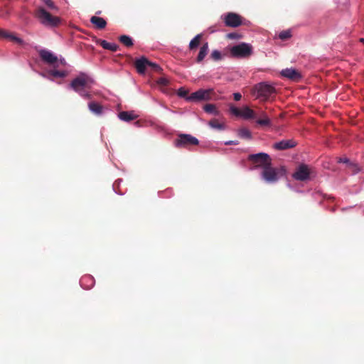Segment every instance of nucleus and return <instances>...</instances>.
<instances>
[{"label":"nucleus","instance_id":"nucleus-24","mask_svg":"<svg viewBox=\"0 0 364 364\" xmlns=\"http://www.w3.org/2000/svg\"><path fill=\"white\" fill-rule=\"evenodd\" d=\"M119 41L126 47H132L133 46V41L131 37L126 35L119 36Z\"/></svg>","mask_w":364,"mask_h":364},{"label":"nucleus","instance_id":"nucleus-12","mask_svg":"<svg viewBox=\"0 0 364 364\" xmlns=\"http://www.w3.org/2000/svg\"><path fill=\"white\" fill-rule=\"evenodd\" d=\"M281 74L282 76L294 81H298L301 77L300 73L293 68H286L282 70Z\"/></svg>","mask_w":364,"mask_h":364},{"label":"nucleus","instance_id":"nucleus-29","mask_svg":"<svg viewBox=\"0 0 364 364\" xmlns=\"http://www.w3.org/2000/svg\"><path fill=\"white\" fill-rule=\"evenodd\" d=\"M230 112L236 117H241L242 109L235 107L234 105H230Z\"/></svg>","mask_w":364,"mask_h":364},{"label":"nucleus","instance_id":"nucleus-41","mask_svg":"<svg viewBox=\"0 0 364 364\" xmlns=\"http://www.w3.org/2000/svg\"><path fill=\"white\" fill-rule=\"evenodd\" d=\"M359 41H360V42H361V43H364V38H360V40H359Z\"/></svg>","mask_w":364,"mask_h":364},{"label":"nucleus","instance_id":"nucleus-19","mask_svg":"<svg viewBox=\"0 0 364 364\" xmlns=\"http://www.w3.org/2000/svg\"><path fill=\"white\" fill-rule=\"evenodd\" d=\"M100 44L104 49L109 50L112 52H116L119 49V46L117 44L109 43L105 40H100Z\"/></svg>","mask_w":364,"mask_h":364},{"label":"nucleus","instance_id":"nucleus-23","mask_svg":"<svg viewBox=\"0 0 364 364\" xmlns=\"http://www.w3.org/2000/svg\"><path fill=\"white\" fill-rule=\"evenodd\" d=\"M262 118L257 120V123L261 126H269L271 121L264 112H261Z\"/></svg>","mask_w":364,"mask_h":364},{"label":"nucleus","instance_id":"nucleus-33","mask_svg":"<svg viewBox=\"0 0 364 364\" xmlns=\"http://www.w3.org/2000/svg\"><path fill=\"white\" fill-rule=\"evenodd\" d=\"M157 83L162 86H167L169 83V81L165 77H160L157 80Z\"/></svg>","mask_w":364,"mask_h":364},{"label":"nucleus","instance_id":"nucleus-3","mask_svg":"<svg viewBox=\"0 0 364 364\" xmlns=\"http://www.w3.org/2000/svg\"><path fill=\"white\" fill-rule=\"evenodd\" d=\"M285 173L284 167L274 168L271 163L262 171L261 176L266 182L275 183L280 177L284 176Z\"/></svg>","mask_w":364,"mask_h":364},{"label":"nucleus","instance_id":"nucleus-10","mask_svg":"<svg viewBox=\"0 0 364 364\" xmlns=\"http://www.w3.org/2000/svg\"><path fill=\"white\" fill-rule=\"evenodd\" d=\"M310 176V170L307 165L300 164L293 174L294 179L300 181H304L309 179Z\"/></svg>","mask_w":364,"mask_h":364},{"label":"nucleus","instance_id":"nucleus-18","mask_svg":"<svg viewBox=\"0 0 364 364\" xmlns=\"http://www.w3.org/2000/svg\"><path fill=\"white\" fill-rule=\"evenodd\" d=\"M209 50L208 43H205L200 48V51L196 58L197 63H200L203 60Z\"/></svg>","mask_w":364,"mask_h":364},{"label":"nucleus","instance_id":"nucleus-36","mask_svg":"<svg viewBox=\"0 0 364 364\" xmlns=\"http://www.w3.org/2000/svg\"><path fill=\"white\" fill-rule=\"evenodd\" d=\"M178 94L179 96L184 97L188 95V91L181 87L178 90Z\"/></svg>","mask_w":364,"mask_h":364},{"label":"nucleus","instance_id":"nucleus-7","mask_svg":"<svg viewBox=\"0 0 364 364\" xmlns=\"http://www.w3.org/2000/svg\"><path fill=\"white\" fill-rule=\"evenodd\" d=\"M90 81V77L85 73H81L70 82V87L75 92H80L85 87Z\"/></svg>","mask_w":364,"mask_h":364},{"label":"nucleus","instance_id":"nucleus-22","mask_svg":"<svg viewBox=\"0 0 364 364\" xmlns=\"http://www.w3.org/2000/svg\"><path fill=\"white\" fill-rule=\"evenodd\" d=\"M202 38V34L196 35L190 42L189 43V49L193 50L196 49L200 43V41Z\"/></svg>","mask_w":364,"mask_h":364},{"label":"nucleus","instance_id":"nucleus-35","mask_svg":"<svg viewBox=\"0 0 364 364\" xmlns=\"http://www.w3.org/2000/svg\"><path fill=\"white\" fill-rule=\"evenodd\" d=\"M80 94V95L85 99H90L91 98V95L87 92H85V90H80V92H78Z\"/></svg>","mask_w":364,"mask_h":364},{"label":"nucleus","instance_id":"nucleus-1","mask_svg":"<svg viewBox=\"0 0 364 364\" xmlns=\"http://www.w3.org/2000/svg\"><path fill=\"white\" fill-rule=\"evenodd\" d=\"M33 15L40 23L47 28H55L60 25L61 18L52 15L44 7L38 6Z\"/></svg>","mask_w":364,"mask_h":364},{"label":"nucleus","instance_id":"nucleus-38","mask_svg":"<svg viewBox=\"0 0 364 364\" xmlns=\"http://www.w3.org/2000/svg\"><path fill=\"white\" fill-rule=\"evenodd\" d=\"M233 97H234V100H235V101H239V100H241V98H242V95H241V94H240V93H239V92H235V93H234V94H233Z\"/></svg>","mask_w":364,"mask_h":364},{"label":"nucleus","instance_id":"nucleus-16","mask_svg":"<svg viewBox=\"0 0 364 364\" xmlns=\"http://www.w3.org/2000/svg\"><path fill=\"white\" fill-rule=\"evenodd\" d=\"M90 22L97 28L103 29L107 26L106 21L101 17L93 16L90 18Z\"/></svg>","mask_w":364,"mask_h":364},{"label":"nucleus","instance_id":"nucleus-9","mask_svg":"<svg viewBox=\"0 0 364 364\" xmlns=\"http://www.w3.org/2000/svg\"><path fill=\"white\" fill-rule=\"evenodd\" d=\"M223 21L226 26L236 28L242 25V18L237 14L229 12L223 16Z\"/></svg>","mask_w":364,"mask_h":364},{"label":"nucleus","instance_id":"nucleus-2","mask_svg":"<svg viewBox=\"0 0 364 364\" xmlns=\"http://www.w3.org/2000/svg\"><path fill=\"white\" fill-rule=\"evenodd\" d=\"M275 92L274 87L264 82L256 84L252 91V95L256 98H259L262 101L267 100Z\"/></svg>","mask_w":364,"mask_h":364},{"label":"nucleus","instance_id":"nucleus-11","mask_svg":"<svg viewBox=\"0 0 364 364\" xmlns=\"http://www.w3.org/2000/svg\"><path fill=\"white\" fill-rule=\"evenodd\" d=\"M39 55L42 60L48 64H55L58 61V58L53 53L47 50H41Z\"/></svg>","mask_w":364,"mask_h":364},{"label":"nucleus","instance_id":"nucleus-25","mask_svg":"<svg viewBox=\"0 0 364 364\" xmlns=\"http://www.w3.org/2000/svg\"><path fill=\"white\" fill-rule=\"evenodd\" d=\"M208 124L210 127L213 129H217L218 130L224 129L225 125L223 123H220L218 119H213L209 121Z\"/></svg>","mask_w":364,"mask_h":364},{"label":"nucleus","instance_id":"nucleus-30","mask_svg":"<svg viewBox=\"0 0 364 364\" xmlns=\"http://www.w3.org/2000/svg\"><path fill=\"white\" fill-rule=\"evenodd\" d=\"M210 57L215 61H218L222 59V55L220 52L217 50H215L211 53Z\"/></svg>","mask_w":364,"mask_h":364},{"label":"nucleus","instance_id":"nucleus-26","mask_svg":"<svg viewBox=\"0 0 364 364\" xmlns=\"http://www.w3.org/2000/svg\"><path fill=\"white\" fill-rule=\"evenodd\" d=\"M203 109L207 113L213 114L215 115H218L219 114L218 111L216 109L215 105H213V104H206L203 107Z\"/></svg>","mask_w":364,"mask_h":364},{"label":"nucleus","instance_id":"nucleus-4","mask_svg":"<svg viewBox=\"0 0 364 364\" xmlns=\"http://www.w3.org/2000/svg\"><path fill=\"white\" fill-rule=\"evenodd\" d=\"M230 55L234 58H245L252 54V46L246 43H241L230 48Z\"/></svg>","mask_w":364,"mask_h":364},{"label":"nucleus","instance_id":"nucleus-40","mask_svg":"<svg viewBox=\"0 0 364 364\" xmlns=\"http://www.w3.org/2000/svg\"><path fill=\"white\" fill-rule=\"evenodd\" d=\"M226 144H237L236 143H233V141H228L225 143Z\"/></svg>","mask_w":364,"mask_h":364},{"label":"nucleus","instance_id":"nucleus-28","mask_svg":"<svg viewBox=\"0 0 364 364\" xmlns=\"http://www.w3.org/2000/svg\"><path fill=\"white\" fill-rule=\"evenodd\" d=\"M291 36V33L290 31H283L279 34V37L280 39L285 41L290 38Z\"/></svg>","mask_w":364,"mask_h":364},{"label":"nucleus","instance_id":"nucleus-39","mask_svg":"<svg viewBox=\"0 0 364 364\" xmlns=\"http://www.w3.org/2000/svg\"><path fill=\"white\" fill-rule=\"evenodd\" d=\"M338 162L339 163H345V164H348L349 163V159H347V158H340L339 160H338Z\"/></svg>","mask_w":364,"mask_h":364},{"label":"nucleus","instance_id":"nucleus-13","mask_svg":"<svg viewBox=\"0 0 364 364\" xmlns=\"http://www.w3.org/2000/svg\"><path fill=\"white\" fill-rule=\"evenodd\" d=\"M296 143L293 139L282 140L274 143L273 147L277 150H286L296 146Z\"/></svg>","mask_w":364,"mask_h":364},{"label":"nucleus","instance_id":"nucleus-8","mask_svg":"<svg viewBox=\"0 0 364 364\" xmlns=\"http://www.w3.org/2000/svg\"><path fill=\"white\" fill-rule=\"evenodd\" d=\"M214 94L213 89L198 90L191 94L188 97L190 101L209 100L212 99V95Z\"/></svg>","mask_w":364,"mask_h":364},{"label":"nucleus","instance_id":"nucleus-20","mask_svg":"<svg viewBox=\"0 0 364 364\" xmlns=\"http://www.w3.org/2000/svg\"><path fill=\"white\" fill-rule=\"evenodd\" d=\"M89 109L94 114L97 115H100L102 113L103 107L102 106L96 102H90L88 104Z\"/></svg>","mask_w":364,"mask_h":364},{"label":"nucleus","instance_id":"nucleus-5","mask_svg":"<svg viewBox=\"0 0 364 364\" xmlns=\"http://www.w3.org/2000/svg\"><path fill=\"white\" fill-rule=\"evenodd\" d=\"M174 146L177 148L187 149L191 146H197L199 141L195 136L188 134H179L177 138L174 140Z\"/></svg>","mask_w":364,"mask_h":364},{"label":"nucleus","instance_id":"nucleus-42","mask_svg":"<svg viewBox=\"0 0 364 364\" xmlns=\"http://www.w3.org/2000/svg\"><path fill=\"white\" fill-rule=\"evenodd\" d=\"M61 63L64 64L65 63L64 60H61Z\"/></svg>","mask_w":364,"mask_h":364},{"label":"nucleus","instance_id":"nucleus-17","mask_svg":"<svg viewBox=\"0 0 364 364\" xmlns=\"http://www.w3.org/2000/svg\"><path fill=\"white\" fill-rule=\"evenodd\" d=\"M119 118L124 122H130L137 118V115L134 114L133 112H120L118 114Z\"/></svg>","mask_w":364,"mask_h":364},{"label":"nucleus","instance_id":"nucleus-31","mask_svg":"<svg viewBox=\"0 0 364 364\" xmlns=\"http://www.w3.org/2000/svg\"><path fill=\"white\" fill-rule=\"evenodd\" d=\"M240 136L243 138L250 139L251 136L250 132L247 129H242L240 130Z\"/></svg>","mask_w":364,"mask_h":364},{"label":"nucleus","instance_id":"nucleus-34","mask_svg":"<svg viewBox=\"0 0 364 364\" xmlns=\"http://www.w3.org/2000/svg\"><path fill=\"white\" fill-rule=\"evenodd\" d=\"M53 75L58 77H64L66 76V73L64 71L54 70L52 73Z\"/></svg>","mask_w":364,"mask_h":364},{"label":"nucleus","instance_id":"nucleus-21","mask_svg":"<svg viewBox=\"0 0 364 364\" xmlns=\"http://www.w3.org/2000/svg\"><path fill=\"white\" fill-rule=\"evenodd\" d=\"M241 117L246 119H255L256 117L254 110L248 107H245L242 109Z\"/></svg>","mask_w":364,"mask_h":364},{"label":"nucleus","instance_id":"nucleus-27","mask_svg":"<svg viewBox=\"0 0 364 364\" xmlns=\"http://www.w3.org/2000/svg\"><path fill=\"white\" fill-rule=\"evenodd\" d=\"M42 3L44 4L49 9L53 11H58V7L55 5L54 2L52 0H41Z\"/></svg>","mask_w":364,"mask_h":364},{"label":"nucleus","instance_id":"nucleus-15","mask_svg":"<svg viewBox=\"0 0 364 364\" xmlns=\"http://www.w3.org/2000/svg\"><path fill=\"white\" fill-rule=\"evenodd\" d=\"M0 38L8 39L12 42L16 43L18 44H22L23 40L13 33L8 32L6 30L0 28Z\"/></svg>","mask_w":364,"mask_h":364},{"label":"nucleus","instance_id":"nucleus-37","mask_svg":"<svg viewBox=\"0 0 364 364\" xmlns=\"http://www.w3.org/2000/svg\"><path fill=\"white\" fill-rule=\"evenodd\" d=\"M227 37L230 39H236L239 38V35L237 33H230L227 35Z\"/></svg>","mask_w":364,"mask_h":364},{"label":"nucleus","instance_id":"nucleus-6","mask_svg":"<svg viewBox=\"0 0 364 364\" xmlns=\"http://www.w3.org/2000/svg\"><path fill=\"white\" fill-rule=\"evenodd\" d=\"M248 160L254 164L251 169H256L262 168V170L271 164L270 156L265 153H259L256 154H250L248 156Z\"/></svg>","mask_w":364,"mask_h":364},{"label":"nucleus","instance_id":"nucleus-14","mask_svg":"<svg viewBox=\"0 0 364 364\" xmlns=\"http://www.w3.org/2000/svg\"><path fill=\"white\" fill-rule=\"evenodd\" d=\"M149 60L145 57H141L139 59H136L134 65L139 74H144L146 68L148 67Z\"/></svg>","mask_w":364,"mask_h":364},{"label":"nucleus","instance_id":"nucleus-32","mask_svg":"<svg viewBox=\"0 0 364 364\" xmlns=\"http://www.w3.org/2000/svg\"><path fill=\"white\" fill-rule=\"evenodd\" d=\"M148 67H150L153 70L156 71V72H159L161 70V68L159 65H157L154 63H152L149 60Z\"/></svg>","mask_w":364,"mask_h":364}]
</instances>
